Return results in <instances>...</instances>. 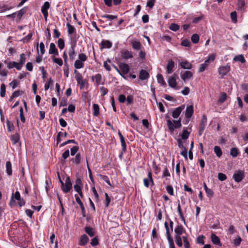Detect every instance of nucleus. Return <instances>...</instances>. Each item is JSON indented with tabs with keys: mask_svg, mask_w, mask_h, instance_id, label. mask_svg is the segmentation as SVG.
<instances>
[{
	"mask_svg": "<svg viewBox=\"0 0 248 248\" xmlns=\"http://www.w3.org/2000/svg\"><path fill=\"white\" fill-rule=\"evenodd\" d=\"M230 70V65L220 66L218 69V73L221 77H223L227 74Z\"/></svg>",
	"mask_w": 248,
	"mask_h": 248,
	"instance_id": "4",
	"label": "nucleus"
},
{
	"mask_svg": "<svg viewBox=\"0 0 248 248\" xmlns=\"http://www.w3.org/2000/svg\"><path fill=\"white\" fill-rule=\"evenodd\" d=\"M190 44V42L189 40L186 39L182 41L181 45L185 46H189Z\"/></svg>",
	"mask_w": 248,
	"mask_h": 248,
	"instance_id": "64",
	"label": "nucleus"
},
{
	"mask_svg": "<svg viewBox=\"0 0 248 248\" xmlns=\"http://www.w3.org/2000/svg\"><path fill=\"white\" fill-rule=\"evenodd\" d=\"M105 196L106 206L107 207H108L110 202V198H109V197L108 196V194L107 193H105Z\"/></svg>",
	"mask_w": 248,
	"mask_h": 248,
	"instance_id": "62",
	"label": "nucleus"
},
{
	"mask_svg": "<svg viewBox=\"0 0 248 248\" xmlns=\"http://www.w3.org/2000/svg\"><path fill=\"white\" fill-rule=\"evenodd\" d=\"M101 179L105 181L108 185L111 186L108 177L106 175H100Z\"/></svg>",
	"mask_w": 248,
	"mask_h": 248,
	"instance_id": "55",
	"label": "nucleus"
},
{
	"mask_svg": "<svg viewBox=\"0 0 248 248\" xmlns=\"http://www.w3.org/2000/svg\"><path fill=\"white\" fill-rule=\"evenodd\" d=\"M51 58L53 60V61L54 62L57 63L59 65L62 66V65L63 62H62V59L57 58H55L54 56H52Z\"/></svg>",
	"mask_w": 248,
	"mask_h": 248,
	"instance_id": "44",
	"label": "nucleus"
},
{
	"mask_svg": "<svg viewBox=\"0 0 248 248\" xmlns=\"http://www.w3.org/2000/svg\"><path fill=\"white\" fill-rule=\"evenodd\" d=\"M209 63H208V62L206 60H205L204 63H203L200 65V68L199 69V72H202L204 71L205 70V69L206 68V67H208V66L209 65Z\"/></svg>",
	"mask_w": 248,
	"mask_h": 248,
	"instance_id": "29",
	"label": "nucleus"
},
{
	"mask_svg": "<svg viewBox=\"0 0 248 248\" xmlns=\"http://www.w3.org/2000/svg\"><path fill=\"white\" fill-rule=\"evenodd\" d=\"M76 46V43H73L71 44V47L69 50V56L70 59L72 61L75 59L76 53L75 48Z\"/></svg>",
	"mask_w": 248,
	"mask_h": 248,
	"instance_id": "9",
	"label": "nucleus"
},
{
	"mask_svg": "<svg viewBox=\"0 0 248 248\" xmlns=\"http://www.w3.org/2000/svg\"><path fill=\"white\" fill-rule=\"evenodd\" d=\"M174 232L176 233L175 235H179L181 236L184 232H186V231L182 225H178L175 227Z\"/></svg>",
	"mask_w": 248,
	"mask_h": 248,
	"instance_id": "14",
	"label": "nucleus"
},
{
	"mask_svg": "<svg viewBox=\"0 0 248 248\" xmlns=\"http://www.w3.org/2000/svg\"><path fill=\"white\" fill-rule=\"evenodd\" d=\"M218 179L221 181H223L227 179V176L224 174L219 172L218 174Z\"/></svg>",
	"mask_w": 248,
	"mask_h": 248,
	"instance_id": "59",
	"label": "nucleus"
},
{
	"mask_svg": "<svg viewBox=\"0 0 248 248\" xmlns=\"http://www.w3.org/2000/svg\"><path fill=\"white\" fill-rule=\"evenodd\" d=\"M53 84V81L52 80L51 78H49L48 82L46 83L45 84V90L47 91L48 90L50 85H52Z\"/></svg>",
	"mask_w": 248,
	"mask_h": 248,
	"instance_id": "49",
	"label": "nucleus"
},
{
	"mask_svg": "<svg viewBox=\"0 0 248 248\" xmlns=\"http://www.w3.org/2000/svg\"><path fill=\"white\" fill-rule=\"evenodd\" d=\"M119 68L121 71L124 74H127L130 70L129 66L127 64L121 63L119 65Z\"/></svg>",
	"mask_w": 248,
	"mask_h": 248,
	"instance_id": "12",
	"label": "nucleus"
},
{
	"mask_svg": "<svg viewBox=\"0 0 248 248\" xmlns=\"http://www.w3.org/2000/svg\"><path fill=\"white\" fill-rule=\"evenodd\" d=\"M233 60L236 62H240L242 63H244L246 62V60L243 55H239L235 56L233 58Z\"/></svg>",
	"mask_w": 248,
	"mask_h": 248,
	"instance_id": "27",
	"label": "nucleus"
},
{
	"mask_svg": "<svg viewBox=\"0 0 248 248\" xmlns=\"http://www.w3.org/2000/svg\"><path fill=\"white\" fill-rule=\"evenodd\" d=\"M92 79L93 80H95L97 85L103 84V83H101L102 76L100 74H97L95 76H93Z\"/></svg>",
	"mask_w": 248,
	"mask_h": 248,
	"instance_id": "20",
	"label": "nucleus"
},
{
	"mask_svg": "<svg viewBox=\"0 0 248 248\" xmlns=\"http://www.w3.org/2000/svg\"><path fill=\"white\" fill-rule=\"evenodd\" d=\"M58 45L59 48L62 49L65 46L64 40L62 38H59L58 41Z\"/></svg>",
	"mask_w": 248,
	"mask_h": 248,
	"instance_id": "43",
	"label": "nucleus"
},
{
	"mask_svg": "<svg viewBox=\"0 0 248 248\" xmlns=\"http://www.w3.org/2000/svg\"><path fill=\"white\" fill-rule=\"evenodd\" d=\"M72 187V184L71 182L70 179L69 177L66 178L65 180V183L64 184L63 186H62V189L63 191L66 193L69 192Z\"/></svg>",
	"mask_w": 248,
	"mask_h": 248,
	"instance_id": "2",
	"label": "nucleus"
},
{
	"mask_svg": "<svg viewBox=\"0 0 248 248\" xmlns=\"http://www.w3.org/2000/svg\"><path fill=\"white\" fill-rule=\"evenodd\" d=\"M166 190L167 192L170 195H173V187L171 186H168L166 187Z\"/></svg>",
	"mask_w": 248,
	"mask_h": 248,
	"instance_id": "63",
	"label": "nucleus"
},
{
	"mask_svg": "<svg viewBox=\"0 0 248 248\" xmlns=\"http://www.w3.org/2000/svg\"><path fill=\"white\" fill-rule=\"evenodd\" d=\"M50 7L49 3L48 1H46L44 3V5L41 7V12L46 20L47 19L48 16L47 10Z\"/></svg>",
	"mask_w": 248,
	"mask_h": 248,
	"instance_id": "5",
	"label": "nucleus"
},
{
	"mask_svg": "<svg viewBox=\"0 0 248 248\" xmlns=\"http://www.w3.org/2000/svg\"><path fill=\"white\" fill-rule=\"evenodd\" d=\"M79 149V147L78 146H73L71 148V155H74Z\"/></svg>",
	"mask_w": 248,
	"mask_h": 248,
	"instance_id": "57",
	"label": "nucleus"
},
{
	"mask_svg": "<svg viewBox=\"0 0 248 248\" xmlns=\"http://www.w3.org/2000/svg\"><path fill=\"white\" fill-rule=\"evenodd\" d=\"M85 231L90 236L93 237L94 235V232L92 228L89 226H86L85 228Z\"/></svg>",
	"mask_w": 248,
	"mask_h": 248,
	"instance_id": "31",
	"label": "nucleus"
},
{
	"mask_svg": "<svg viewBox=\"0 0 248 248\" xmlns=\"http://www.w3.org/2000/svg\"><path fill=\"white\" fill-rule=\"evenodd\" d=\"M67 27L68 28V33L69 34H72L75 32V28L69 23L67 24Z\"/></svg>",
	"mask_w": 248,
	"mask_h": 248,
	"instance_id": "41",
	"label": "nucleus"
},
{
	"mask_svg": "<svg viewBox=\"0 0 248 248\" xmlns=\"http://www.w3.org/2000/svg\"><path fill=\"white\" fill-rule=\"evenodd\" d=\"M157 82L161 85H165L166 82L164 80V78L161 74H158L157 75Z\"/></svg>",
	"mask_w": 248,
	"mask_h": 248,
	"instance_id": "33",
	"label": "nucleus"
},
{
	"mask_svg": "<svg viewBox=\"0 0 248 248\" xmlns=\"http://www.w3.org/2000/svg\"><path fill=\"white\" fill-rule=\"evenodd\" d=\"M89 238L86 234L81 235L80 237L79 245L81 246H85L88 242Z\"/></svg>",
	"mask_w": 248,
	"mask_h": 248,
	"instance_id": "22",
	"label": "nucleus"
},
{
	"mask_svg": "<svg viewBox=\"0 0 248 248\" xmlns=\"http://www.w3.org/2000/svg\"><path fill=\"white\" fill-rule=\"evenodd\" d=\"M48 52H49V54H54L55 55H59V52H58V49H57L54 43H51L50 44L49 49Z\"/></svg>",
	"mask_w": 248,
	"mask_h": 248,
	"instance_id": "13",
	"label": "nucleus"
},
{
	"mask_svg": "<svg viewBox=\"0 0 248 248\" xmlns=\"http://www.w3.org/2000/svg\"><path fill=\"white\" fill-rule=\"evenodd\" d=\"M93 115L97 116L99 113V107L97 104L93 105Z\"/></svg>",
	"mask_w": 248,
	"mask_h": 248,
	"instance_id": "39",
	"label": "nucleus"
},
{
	"mask_svg": "<svg viewBox=\"0 0 248 248\" xmlns=\"http://www.w3.org/2000/svg\"><path fill=\"white\" fill-rule=\"evenodd\" d=\"M75 73H76L75 78L77 83L80 85V89H82L84 88L85 84L86 82V80L83 78L81 74L78 72L76 70H75Z\"/></svg>",
	"mask_w": 248,
	"mask_h": 248,
	"instance_id": "1",
	"label": "nucleus"
},
{
	"mask_svg": "<svg viewBox=\"0 0 248 248\" xmlns=\"http://www.w3.org/2000/svg\"><path fill=\"white\" fill-rule=\"evenodd\" d=\"M5 92H6V87L4 84H2L0 86V96L3 97L5 95Z\"/></svg>",
	"mask_w": 248,
	"mask_h": 248,
	"instance_id": "45",
	"label": "nucleus"
},
{
	"mask_svg": "<svg viewBox=\"0 0 248 248\" xmlns=\"http://www.w3.org/2000/svg\"><path fill=\"white\" fill-rule=\"evenodd\" d=\"M239 154V151L237 148L234 147L231 149L230 155L233 157H236Z\"/></svg>",
	"mask_w": 248,
	"mask_h": 248,
	"instance_id": "35",
	"label": "nucleus"
},
{
	"mask_svg": "<svg viewBox=\"0 0 248 248\" xmlns=\"http://www.w3.org/2000/svg\"><path fill=\"white\" fill-rule=\"evenodd\" d=\"M175 242H176V244L178 245V246L181 247L183 246V243H182L181 236H180L179 235H175Z\"/></svg>",
	"mask_w": 248,
	"mask_h": 248,
	"instance_id": "36",
	"label": "nucleus"
},
{
	"mask_svg": "<svg viewBox=\"0 0 248 248\" xmlns=\"http://www.w3.org/2000/svg\"><path fill=\"white\" fill-rule=\"evenodd\" d=\"M84 63L78 60H77L74 64V66L76 69H80L84 67Z\"/></svg>",
	"mask_w": 248,
	"mask_h": 248,
	"instance_id": "30",
	"label": "nucleus"
},
{
	"mask_svg": "<svg viewBox=\"0 0 248 248\" xmlns=\"http://www.w3.org/2000/svg\"><path fill=\"white\" fill-rule=\"evenodd\" d=\"M71 161H72L74 163H75L76 164H79L81 161L80 154L79 153L77 154L76 155L75 158H72Z\"/></svg>",
	"mask_w": 248,
	"mask_h": 248,
	"instance_id": "32",
	"label": "nucleus"
},
{
	"mask_svg": "<svg viewBox=\"0 0 248 248\" xmlns=\"http://www.w3.org/2000/svg\"><path fill=\"white\" fill-rule=\"evenodd\" d=\"M100 45H101V49H102L103 48H106V47L108 48H109L112 46V43L109 41H108V40H106V41L103 40L101 42Z\"/></svg>",
	"mask_w": 248,
	"mask_h": 248,
	"instance_id": "18",
	"label": "nucleus"
},
{
	"mask_svg": "<svg viewBox=\"0 0 248 248\" xmlns=\"http://www.w3.org/2000/svg\"><path fill=\"white\" fill-rule=\"evenodd\" d=\"M6 173L8 175L12 174V165L10 161H7L6 163Z\"/></svg>",
	"mask_w": 248,
	"mask_h": 248,
	"instance_id": "26",
	"label": "nucleus"
},
{
	"mask_svg": "<svg viewBox=\"0 0 248 248\" xmlns=\"http://www.w3.org/2000/svg\"><path fill=\"white\" fill-rule=\"evenodd\" d=\"M169 28L170 30L176 31L179 30V26L176 24L172 23L170 24Z\"/></svg>",
	"mask_w": 248,
	"mask_h": 248,
	"instance_id": "51",
	"label": "nucleus"
},
{
	"mask_svg": "<svg viewBox=\"0 0 248 248\" xmlns=\"http://www.w3.org/2000/svg\"><path fill=\"white\" fill-rule=\"evenodd\" d=\"M244 177V172L242 170H239L236 173H235L233 175V178L235 182H241Z\"/></svg>",
	"mask_w": 248,
	"mask_h": 248,
	"instance_id": "7",
	"label": "nucleus"
},
{
	"mask_svg": "<svg viewBox=\"0 0 248 248\" xmlns=\"http://www.w3.org/2000/svg\"><path fill=\"white\" fill-rule=\"evenodd\" d=\"M191 40L192 42L194 44L198 43L199 41V35L196 33L193 34L191 37Z\"/></svg>",
	"mask_w": 248,
	"mask_h": 248,
	"instance_id": "40",
	"label": "nucleus"
},
{
	"mask_svg": "<svg viewBox=\"0 0 248 248\" xmlns=\"http://www.w3.org/2000/svg\"><path fill=\"white\" fill-rule=\"evenodd\" d=\"M193 107L192 105H190L186 108L185 112V116L187 118H190L193 113Z\"/></svg>",
	"mask_w": 248,
	"mask_h": 248,
	"instance_id": "17",
	"label": "nucleus"
},
{
	"mask_svg": "<svg viewBox=\"0 0 248 248\" xmlns=\"http://www.w3.org/2000/svg\"><path fill=\"white\" fill-rule=\"evenodd\" d=\"M11 140L14 144H16L19 141V136L18 134H15L11 136Z\"/></svg>",
	"mask_w": 248,
	"mask_h": 248,
	"instance_id": "34",
	"label": "nucleus"
},
{
	"mask_svg": "<svg viewBox=\"0 0 248 248\" xmlns=\"http://www.w3.org/2000/svg\"><path fill=\"white\" fill-rule=\"evenodd\" d=\"M168 84L169 86L170 87L173 88H175L177 83L175 78L173 77H170L168 80Z\"/></svg>",
	"mask_w": 248,
	"mask_h": 248,
	"instance_id": "21",
	"label": "nucleus"
},
{
	"mask_svg": "<svg viewBox=\"0 0 248 248\" xmlns=\"http://www.w3.org/2000/svg\"><path fill=\"white\" fill-rule=\"evenodd\" d=\"M185 105H183L176 108L172 112V117L175 119L177 118L182 110L185 108Z\"/></svg>",
	"mask_w": 248,
	"mask_h": 248,
	"instance_id": "8",
	"label": "nucleus"
},
{
	"mask_svg": "<svg viewBox=\"0 0 248 248\" xmlns=\"http://www.w3.org/2000/svg\"><path fill=\"white\" fill-rule=\"evenodd\" d=\"M227 98V94L225 93H222L218 99V102L220 103H223Z\"/></svg>",
	"mask_w": 248,
	"mask_h": 248,
	"instance_id": "42",
	"label": "nucleus"
},
{
	"mask_svg": "<svg viewBox=\"0 0 248 248\" xmlns=\"http://www.w3.org/2000/svg\"><path fill=\"white\" fill-rule=\"evenodd\" d=\"M242 239L240 237L238 236L237 238L235 239L233 241V244L235 246L237 247L240 245L242 242Z\"/></svg>",
	"mask_w": 248,
	"mask_h": 248,
	"instance_id": "54",
	"label": "nucleus"
},
{
	"mask_svg": "<svg viewBox=\"0 0 248 248\" xmlns=\"http://www.w3.org/2000/svg\"><path fill=\"white\" fill-rule=\"evenodd\" d=\"M132 48L136 50H139L141 48V45L139 41H135L132 42Z\"/></svg>",
	"mask_w": 248,
	"mask_h": 248,
	"instance_id": "24",
	"label": "nucleus"
},
{
	"mask_svg": "<svg viewBox=\"0 0 248 248\" xmlns=\"http://www.w3.org/2000/svg\"><path fill=\"white\" fill-rule=\"evenodd\" d=\"M71 143L78 144V143L74 140H66V141L61 143L60 145V147H62L67 145V144Z\"/></svg>",
	"mask_w": 248,
	"mask_h": 248,
	"instance_id": "46",
	"label": "nucleus"
},
{
	"mask_svg": "<svg viewBox=\"0 0 248 248\" xmlns=\"http://www.w3.org/2000/svg\"><path fill=\"white\" fill-rule=\"evenodd\" d=\"M190 133L188 132L186 130H184L183 133L181 135V138L183 140L187 139Z\"/></svg>",
	"mask_w": 248,
	"mask_h": 248,
	"instance_id": "47",
	"label": "nucleus"
},
{
	"mask_svg": "<svg viewBox=\"0 0 248 248\" xmlns=\"http://www.w3.org/2000/svg\"><path fill=\"white\" fill-rule=\"evenodd\" d=\"M207 123V118L205 115H203L202 116L201 123L200 124L199 128L203 127V129H205V126Z\"/></svg>",
	"mask_w": 248,
	"mask_h": 248,
	"instance_id": "25",
	"label": "nucleus"
},
{
	"mask_svg": "<svg viewBox=\"0 0 248 248\" xmlns=\"http://www.w3.org/2000/svg\"><path fill=\"white\" fill-rule=\"evenodd\" d=\"M245 2L244 0H238L237 7L239 9H243L244 8Z\"/></svg>",
	"mask_w": 248,
	"mask_h": 248,
	"instance_id": "48",
	"label": "nucleus"
},
{
	"mask_svg": "<svg viewBox=\"0 0 248 248\" xmlns=\"http://www.w3.org/2000/svg\"><path fill=\"white\" fill-rule=\"evenodd\" d=\"M78 60L83 62L87 60V57L84 53H81L78 55Z\"/></svg>",
	"mask_w": 248,
	"mask_h": 248,
	"instance_id": "53",
	"label": "nucleus"
},
{
	"mask_svg": "<svg viewBox=\"0 0 248 248\" xmlns=\"http://www.w3.org/2000/svg\"><path fill=\"white\" fill-rule=\"evenodd\" d=\"M231 18L233 22L236 23L237 22V14L235 11L231 13Z\"/></svg>",
	"mask_w": 248,
	"mask_h": 248,
	"instance_id": "52",
	"label": "nucleus"
},
{
	"mask_svg": "<svg viewBox=\"0 0 248 248\" xmlns=\"http://www.w3.org/2000/svg\"><path fill=\"white\" fill-rule=\"evenodd\" d=\"M121 56L124 60H127L133 58V53L128 50L124 49L121 51Z\"/></svg>",
	"mask_w": 248,
	"mask_h": 248,
	"instance_id": "3",
	"label": "nucleus"
},
{
	"mask_svg": "<svg viewBox=\"0 0 248 248\" xmlns=\"http://www.w3.org/2000/svg\"><path fill=\"white\" fill-rule=\"evenodd\" d=\"M193 77V73L190 71H186L184 73H181V78L184 82L190 79Z\"/></svg>",
	"mask_w": 248,
	"mask_h": 248,
	"instance_id": "6",
	"label": "nucleus"
},
{
	"mask_svg": "<svg viewBox=\"0 0 248 248\" xmlns=\"http://www.w3.org/2000/svg\"><path fill=\"white\" fill-rule=\"evenodd\" d=\"M179 66L183 69H191L192 67V64L187 61L180 62Z\"/></svg>",
	"mask_w": 248,
	"mask_h": 248,
	"instance_id": "15",
	"label": "nucleus"
},
{
	"mask_svg": "<svg viewBox=\"0 0 248 248\" xmlns=\"http://www.w3.org/2000/svg\"><path fill=\"white\" fill-rule=\"evenodd\" d=\"M167 125L169 130L171 132H173L175 129L177 128L176 126H175V124L170 119L167 120Z\"/></svg>",
	"mask_w": 248,
	"mask_h": 248,
	"instance_id": "19",
	"label": "nucleus"
},
{
	"mask_svg": "<svg viewBox=\"0 0 248 248\" xmlns=\"http://www.w3.org/2000/svg\"><path fill=\"white\" fill-rule=\"evenodd\" d=\"M19 84V81L16 79L13 80L10 84V86L13 89H15Z\"/></svg>",
	"mask_w": 248,
	"mask_h": 248,
	"instance_id": "50",
	"label": "nucleus"
},
{
	"mask_svg": "<svg viewBox=\"0 0 248 248\" xmlns=\"http://www.w3.org/2000/svg\"><path fill=\"white\" fill-rule=\"evenodd\" d=\"M204 236L203 235L198 236L197 239V243L202 245H203L204 244Z\"/></svg>",
	"mask_w": 248,
	"mask_h": 248,
	"instance_id": "61",
	"label": "nucleus"
},
{
	"mask_svg": "<svg viewBox=\"0 0 248 248\" xmlns=\"http://www.w3.org/2000/svg\"><path fill=\"white\" fill-rule=\"evenodd\" d=\"M211 239L213 243L215 245L221 246L220 239L215 234L212 233L211 235Z\"/></svg>",
	"mask_w": 248,
	"mask_h": 248,
	"instance_id": "16",
	"label": "nucleus"
},
{
	"mask_svg": "<svg viewBox=\"0 0 248 248\" xmlns=\"http://www.w3.org/2000/svg\"><path fill=\"white\" fill-rule=\"evenodd\" d=\"M19 112H20V117L21 121L22 123H25L26 119H25V117L24 116L23 109L22 107H20Z\"/></svg>",
	"mask_w": 248,
	"mask_h": 248,
	"instance_id": "58",
	"label": "nucleus"
},
{
	"mask_svg": "<svg viewBox=\"0 0 248 248\" xmlns=\"http://www.w3.org/2000/svg\"><path fill=\"white\" fill-rule=\"evenodd\" d=\"M174 67V62L172 60H170L168 61L167 65V72L168 74H171L173 71V68Z\"/></svg>",
	"mask_w": 248,
	"mask_h": 248,
	"instance_id": "11",
	"label": "nucleus"
},
{
	"mask_svg": "<svg viewBox=\"0 0 248 248\" xmlns=\"http://www.w3.org/2000/svg\"><path fill=\"white\" fill-rule=\"evenodd\" d=\"M102 17L106 18L109 20H113V19H116L117 18V16H113V15H104L102 16Z\"/></svg>",
	"mask_w": 248,
	"mask_h": 248,
	"instance_id": "56",
	"label": "nucleus"
},
{
	"mask_svg": "<svg viewBox=\"0 0 248 248\" xmlns=\"http://www.w3.org/2000/svg\"><path fill=\"white\" fill-rule=\"evenodd\" d=\"M214 151L218 157H220L222 155V152L219 146H215L214 148Z\"/></svg>",
	"mask_w": 248,
	"mask_h": 248,
	"instance_id": "28",
	"label": "nucleus"
},
{
	"mask_svg": "<svg viewBox=\"0 0 248 248\" xmlns=\"http://www.w3.org/2000/svg\"><path fill=\"white\" fill-rule=\"evenodd\" d=\"M8 67L9 69H11L13 67H15L18 70H20L22 68L21 66L18 63V62H10L8 65Z\"/></svg>",
	"mask_w": 248,
	"mask_h": 248,
	"instance_id": "23",
	"label": "nucleus"
},
{
	"mask_svg": "<svg viewBox=\"0 0 248 248\" xmlns=\"http://www.w3.org/2000/svg\"><path fill=\"white\" fill-rule=\"evenodd\" d=\"M32 36V33H30L27 36H26L23 39V41L24 42H29Z\"/></svg>",
	"mask_w": 248,
	"mask_h": 248,
	"instance_id": "60",
	"label": "nucleus"
},
{
	"mask_svg": "<svg viewBox=\"0 0 248 248\" xmlns=\"http://www.w3.org/2000/svg\"><path fill=\"white\" fill-rule=\"evenodd\" d=\"M27 12V8L24 7L19 10L17 14V17L18 19H20L22 16L24 15Z\"/></svg>",
	"mask_w": 248,
	"mask_h": 248,
	"instance_id": "37",
	"label": "nucleus"
},
{
	"mask_svg": "<svg viewBox=\"0 0 248 248\" xmlns=\"http://www.w3.org/2000/svg\"><path fill=\"white\" fill-rule=\"evenodd\" d=\"M149 77V73L145 70L141 69L140 71L139 78L142 80L147 79Z\"/></svg>",
	"mask_w": 248,
	"mask_h": 248,
	"instance_id": "10",
	"label": "nucleus"
},
{
	"mask_svg": "<svg viewBox=\"0 0 248 248\" xmlns=\"http://www.w3.org/2000/svg\"><path fill=\"white\" fill-rule=\"evenodd\" d=\"M26 61L25 55L24 53H22L20 55V60L18 63L22 67L23 65L25 63Z\"/></svg>",
	"mask_w": 248,
	"mask_h": 248,
	"instance_id": "38",
	"label": "nucleus"
}]
</instances>
